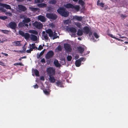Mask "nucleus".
Here are the masks:
<instances>
[{
	"mask_svg": "<svg viewBox=\"0 0 128 128\" xmlns=\"http://www.w3.org/2000/svg\"><path fill=\"white\" fill-rule=\"evenodd\" d=\"M100 1L98 0V1L97 2V4L98 6H99V4H100Z\"/></svg>",
	"mask_w": 128,
	"mask_h": 128,
	"instance_id": "nucleus-63",
	"label": "nucleus"
},
{
	"mask_svg": "<svg viewBox=\"0 0 128 128\" xmlns=\"http://www.w3.org/2000/svg\"><path fill=\"white\" fill-rule=\"evenodd\" d=\"M108 36H110V37L111 38H113L116 40H117L119 41H122V40H121L120 39H119V38H116L115 37H114L113 36V35H112V34H108Z\"/></svg>",
	"mask_w": 128,
	"mask_h": 128,
	"instance_id": "nucleus-25",
	"label": "nucleus"
},
{
	"mask_svg": "<svg viewBox=\"0 0 128 128\" xmlns=\"http://www.w3.org/2000/svg\"><path fill=\"white\" fill-rule=\"evenodd\" d=\"M84 58L82 57L80 58L79 59H78V60H79L80 61V62H81L84 60Z\"/></svg>",
	"mask_w": 128,
	"mask_h": 128,
	"instance_id": "nucleus-58",
	"label": "nucleus"
},
{
	"mask_svg": "<svg viewBox=\"0 0 128 128\" xmlns=\"http://www.w3.org/2000/svg\"><path fill=\"white\" fill-rule=\"evenodd\" d=\"M89 35V36H90L91 35H92V32L90 30V32H89V33H88Z\"/></svg>",
	"mask_w": 128,
	"mask_h": 128,
	"instance_id": "nucleus-60",
	"label": "nucleus"
},
{
	"mask_svg": "<svg viewBox=\"0 0 128 128\" xmlns=\"http://www.w3.org/2000/svg\"><path fill=\"white\" fill-rule=\"evenodd\" d=\"M35 44H34V43H33V44H32V48L34 49L36 48H38L37 47H36V46H35Z\"/></svg>",
	"mask_w": 128,
	"mask_h": 128,
	"instance_id": "nucleus-49",
	"label": "nucleus"
},
{
	"mask_svg": "<svg viewBox=\"0 0 128 128\" xmlns=\"http://www.w3.org/2000/svg\"><path fill=\"white\" fill-rule=\"evenodd\" d=\"M44 0H35V2L36 3H40L42 2Z\"/></svg>",
	"mask_w": 128,
	"mask_h": 128,
	"instance_id": "nucleus-35",
	"label": "nucleus"
},
{
	"mask_svg": "<svg viewBox=\"0 0 128 128\" xmlns=\"http://www.w3.org/2000/svg\"><path fill=\"white\" fill-rule=\"evenodd\" d=\"M9 26L10 28L13 30H15L16 28L17 25L15 22H11L9 23Z\"/></svg>",
	"mask_w": 128,
	"mask_h": 128,
	"instance_id": "nucleus-9",
	"label": "nucleus"
},
{
	"mask_svg": "<svg viewBox=\"0 0 128 128\" xmlns=\"http://www.w3.org/2000/svg\"><path fill=\"white\" fill-rule=\"evenodd\" d=\"M64 47L67 52H70L72 48L70 44H64Z\"/></svg>",
	"mask_w": 128,
	"mask_h": 128,
	"instance_id": "nucleus-8",
	"label": "nucleus"
},
{
	"mask_svg": "<svg viewBox=\"0 0 128 128\" xmlns=\"http://www.w3.org/2000/svg\"><path fill=\"white\" fill-rule=\"evenodd\" d=\"M56 84L57 86H60L61 85L62 82L60 81H58L56 82Z\"/></svg>",
	"mask_w": 128,
	"mask_h": 128,
	"instance_id": "nucleus-42",
	"label": "nucleus"
},
{
	"mask_svg": "<svg viewBox=\"0 0 128 128\" xmlns=\"http://www.w3.org/2000/svg\"><path fill=\"white\" fill-rule=\"evenodd\" d=\"M44 39L46 40H48V36L47 34H45V35H43Z\"/></svg>",
	"mask_w": 128,
	"mask_h": 128,
	"instance_id": "nucleus-44",
	"label": "nucleus"
},
{
	"mask_svg": "<svg viewBox=\"0 0 128 128\" xmlns=\"http://www.w3.org/2000/svg\"><path fill=\"white\" fill-rule=\"evenodd\" d=\"M57 49L58 50L60 51H61L62 50V48L61 46L60 45L58 46L57 47Z\"/></svg>",
	"mask_w": 128,
	"mask_h": 128,
	"instance_id": "nucleus-47",
	"label": "nucleus"
},
{
	"mask_svg": "<svg viewBox=\"0 0 128 128\" xmlns=\"http://www.w3.org/2000/svg\"><path fill=\"white\" fill-rule=\"evenodd\" d=\"M26 16H25L24 15H22L20 16V18L24 19V18H26Z\"/></svg>",
	"mask_w": 128,
	"mask_h": 128,
	"instance_id": "nucleus-50",
	"label": "nucleus"
},
{
	"mask_svg": "<svg viewBox=\"0 0 128 128\" xmlns=\"http://www.w3.org/2000/svg\"><path fill=\"white\" fill-rule=\"evenodd\" d=\"M30 21V19L29 18H27L26 16L22 21V22L25 24L28 23Z\"/></svg>",
	"mask_w": 128,
	"mask_h": 128,
	"instance_id": "nucleus-16",
	"label": "nucleus"
},
{
	"mask_svg": "<svg viewBox=\"0 0 128 128\" xmlns=\"http://www.w3.org/2000/svg\"><path fill=\"white\" fill-rule=\"evenodd\" d=\"M23 37H24L26 40H27L29 39L30 37V35L28 33H25L24 34V36Z\"/></svg>",
	"mask_w": 128,
	"mask_h": 128,
	"instance_id": "nucleus-27",
	"label": "nucleus"
},
{
	"mask_svg": "<svg viewBox=\"0 0 128 128\" xmlns=\"http://www.w3.org/2000/svg\"><path fill=\"white\" fill-rule=\"evenodd\" d=\"M65 6L67 8H74L76 11H78L80 9V7L78 6H74L70 3H68L65 5Z\"/></svg>",
	"mask_w": 128,
	"mask_h": 128,
	"instance_id": "nucleus-3",
	"label": "nucleus"
},
{
	"mask_svg": "<svg viewBox=\"0 0 128 128\" xmlns=\"http://www.w3.org/2000/svg\"><path fill=\"white\" fill-rule=\"evenodd\" d=\"M121 17L122 18H126L127 17V16L126 15H124L122 14L121 15Z\"/></svg>",
	"mask_w": 128,
	"mask_h": 128,
	"instance_id": "nucleus-46",
	"label": "nucleus"
},
{
	"mask_svg": "<svg viewBox=\"0 0 128 128\" xmlns=\"http://www.w3.org/2000/svg\"><path fill=\"white\" fill-rule=\"evenodd\" d=\"M29 8L30 10L34 12H35L36 11L39 12L40 10V9L37 8L30 7Z\"/></svg>",
	"mask_w": 128,
	"mask_h": 128,
	"instance_id": "nucleus-17",
	"label": "nucleus"
},
{
	"mask_svg": "<svg viewBox=\"0 0 128 128\" xmlns=\"http://www.w3.org/2000/svg\"><path fill=\"white\" fill-rule=\"evenodd\" d=\"M7 41V39L4 38H3L2 39V43L3 42H6Z\"/></svg>",
	"mask_w": 128,
	"mask_h": 128,
	"instance_id": "nucleus-48",
	"label": "nucleus"
},
{
	"mask_svg": "<svg viewBox=\"0 0 128 128\" xmlns=\"http://www.w3.org/2000/svg\"><path fill=\"white\" fill-rule=\"evenodd\" d=\"M24 24L23 22H20L18 24V26L19 28H21L23 27L24 26Z\"/></svg>",
	"mask_w": 128,
	"mask_h": 128,
	"instance_id": "nucleus-31",
	"label": "nucleus"
},
{
	"mask_svg": "<svg viewBox=\"0 0 128 128\" xmlns=\"http://www.w3.org/2000/svg\"><path fill=\"white\" fill-rule=\"evenodd\" d=\"M83 32L82 30L79 29L77 32V34L78 36H82L83 35Z\"/></svg>",
	"mask_w": 128,
	"mask_h": 128,
	"instance_id": "nucleus-24",
	"label": "nucleus"
},
{
	"mask_svg": "<svg viewBox=\"0 0 128 128\" xmlns=\"http://www.w3.org/2000/svg\"><path fill=\"white\" fill-rule=\"evenodd\" d=\"M0 30L3 33L5 34H8L9 32V31L6 30Z\"/></svg>",
	"mask_w": 128,
	"mask_h": 128,
	"instance_id": "nucleus-34",
	"label": "nucleus"
},
{
	"mask_svg": "<svg viewBox=\"0 0 128 128\" xmlns=\"http://www.w3.org/2000/svg\"><path fill=\"white\" fill-rule=\"evenodd\" d=\"M90 30L89 27L87 26H85L83 28V32L86 34L89 33Z\"/></svg>",
	"mask_w": 128,
	"mask_h": 128,
	"instance_id": "nucleus-10",
	"label": "nucleus"
},
{
	"mask_svg": "<svg viewBox=\"0 0 128 128\" xmlns=\"http://www.w3.org/2000/svg\"><path fill=\"white\" fill-rule=\"evenodd\" d=\"M0 6L5 8L7 9H11V8L10 5L6 4L0 3Z\"/></svg>",
	"mask_w": 128,
	"mask_h": 128,
	"instance_id": "nucleus-12",
	"label": "nucleus"
},
{
	"mask_svg": "<svg viewBox=\"0 0 128 128\" xmlns=\"http://www.w3.org/2000/svg\"><path fill=\"white\" fill-rule=\"evenodd\" d=\"M79 60H78L76 61L75 64L76 67H79L81 64V62Z\"/></svg>",
	"mask_w": 128,
	"mask_h": 128,
	"instance_id": "nucleus-23",
	"label": "nucleus"
},
{
	"mask_svg": "<svg viewBox=\"0 0 128 128\" xmlns=\"http://www.w3.org/2000/svg\"><path fill=\"white\" fill-rule=\"evenodd\" d=\"M46 16L48 18L53 20H56L58 17L57 15L55 14L51 13H47Z\"/></svg>",
	"mask_w": 128,
	"mask_h": 128,
	"instance_id": "nucleus-5",
	"label": "nucleus"
},
{
	"mask_svg": "<svg viewBox=\"0 0 128 128\" xmlns=\"http://www.w3.org/2000/svg\"><path fill=\"white\" fill-rule=\"evenodd\" d=\"M43 48V47L41 45H40L38 48V50H40Z\"/></svg>",
	"mask_w": 128,
	"mask_h": 128,
	"instance_id": "nucleus-45",
	"label": "nucleus"
},
{
	"mask_svg": "<svg viewBox=\"0 0 128 128\" xmlns=\"http://www.w3.org/2000/svg\"><path fill=\"white\" fill-rule=\"evenodd\" d=\"M104 4L103 3L101 2L100 3L99 6H101L102 7H104Z\"/></svg>",
	"mask_w": 128,
	"mask_h": 128,
	"instance_id": "nucleus-52",
	"label": "nucleus"
},
{
	"mask_svg": "<svg viewBox=\"0 0 128 128\" xmlns=\"http://www.w3.org/2000/svg\"><path fill=\"white\" fill-rule=\"evenodd\" d=\"M38 19L42 22H44L46 21V18L44 16L40 15L38 16Z\"/></svg>",
	"mask_w": 128,
	"mask_h": 128,
	"instance_id": "nucleus-13",
	"label": "nucleus"
},
{
	"mask_svg": "<svg viewBox=\"0 0 128 128\" xmlns=\"http://www.w3.org/2000/svg\"><path fill=\"white\" fill-rule=\"evenodd\" d=\"M54 52L52 50L48 51L45 56V58L47 59H49L50 58H52L54 56Z\"/></svg>",
	"mask_w": 128,
	"mask_h": 128,
	"instance_id": "nucleus-7",
	"label": "nucleus"
},
{
	"mask_svg": "<svg viewBox=\"0 0 128 128\" xmlns=\"http://www.w3.org/2000/svg\"><path fill=\"white\" fill-rule=\"evenodd\" d=\"M34 72L35 75L38 76H39V72L38 70L36 69L34 70Z\"/></svg>",
	"mask_w": 128,
	"mask_h": 128,
	"instance_id": "nucleus-29",
	"label": "nucleus"
},
{
	"mask_svg": "<svg viewBox=\"0 0 128 128\" xmlns=\"http://www.w3.org/2000/svg\"><path fill=\"white\" fill-rule=\"evenodd\" d=\"M18 7L20 10L23 12L25 11L26 10V7L24 6L21 5H18Z\"/></svg>",
	"mask_w": 128,
	"mask_h": 128,
	"instance_id": "nucleus-14",
	"label": "nucleus"
},
{
	"mask_svg": "<svg viewBox=\"0 0 128 128\" xmlns=\"http://www.w3.org/2000/svg\"><path fill=\"white\" fill-rule=\"evenodd\" d=\"M32 25L36 28L40 29L42 28L43 25L40 22L35 21L32 23Z\"/></svg>",
	"mask_w": 128,
	"mask_h": 128,
	"instance_id": "nucleus-6",
	"label": "nucleus"
},
{
	"mask_svg": "<svg viewBox=\"0 0 128 128\" xmlns=\"http://www.w3.org/2000/svg\"><path fill=\"white\" fill-rule=\"evenodd\" d=\"M72 58V57L70 56H68L67 57V59L68 61H70Z\"/></svg>",
	"mask_w": 128,
	"mask_h": 128,
	"instance_id": "nucleus-39",
	"label": "nucleus"
},
{
	"mask_svg": "<svg viewBox=\"0 0 128 128\" xmlns=\"http://www.w3.org/2000/svg\"><path fill=\"white\" fill-rule=\"evenodd\" d=\"M0 19L2 20H5L8 19V17L7 16H0Z\"/></svg>",
	"mask_w": 128,
	"mask_h": 128,
	"instance_id": "nucleus-36",
	"label": "nucleus"
},
{
	"mask_svg": "<svg viewBox=\"0 0 128 128\" xmlns=\"http://www.w3.org/2000/svg\"><path fill=\"white\" fill-rule=\"evenodd\" d=\"M54 75H51L48 76L49 78V81L51 83H54L56 80L54 77L53 76Z\"/></svg>",
	"mask_w": 128,
	"mask_h": 128,
	"instance_id": "nucleus-11",
	"label": "nucleus"
},
{
	"mask_svg": "<svg viewBox=\"0 0 128 128\" xmlns=\"http://www.w3.org/2000/svg\"><path fill=\"white\" fill-rule=\"evenodd\" d=\"M77 48L79 52L81 54H82L84 50V48L82 47L81 46L77 47Z\"/></svg>",
	"mask_w": 128,
	"mask_h": 128,
	"instance_id": "nucleus-18",
	"label": "nucleus"
},
{
	"mask_svg": "<svg viewBox=\"0 0 128 128\" xmlns=\"http://www.w3.org/2000/svg\"><path fill=\"white\" fill-rule=\"evenodd\" d=\"M0 10H1L3 12L5 11V10L3 8L1 7H0Z\"/></svg>",
	"mask_w": 128,
	"mask_h": 128,
	"instance_id": "nucleus-56",
	"label": "nucleus"
},
{
	"mask_svg": "<svg viewBox=\"0 0 128 128\" xmlns=\"http://www.w3.org/2000/svg\"><path fill=\"white\" fill-rule=\"evenodd\" d=\"M54 64L56 66V67L60 66V64L58 63V61L57 60H56L54 62Z\"/></svg>",
	"mask_w": 128,
	"mask_h": 128,
	"instance_id": "nucleus-26",
	"label": "nucleus"
},
{
	"mask_svg": "<svg viewBox=\"0 0 128 128\" xmlns=\"http://www.w3.org/2000/svg\"><path fill=\"white\" fill-rule=\"evenodd\" d=\"M45 50V49H44L43 50H42L40 54L41 56H42L44 54V51Z\"/></svg>",
	"mask_w": 128,
	"mask_h": 128,
	"instance_id": "nucleus-51",
	"label": "nucleus"
},
{
	"mask_svg": "<svg viewBox=\"0 0 128 128\" xmlns=\"http://www.w3.org/2000/svg\"><path fill=\"white\" fill-rule=\"evenodd\" d=\"M74 18L77 20L81 21L82 19V16H75L74 17Z\"/></svg>",
	"mask_w": 128,
	"mask_h": 128,
	"instance_id": "nucleus-22",
	"label": "nucleus"
},
{
	"mask_svg": "<svg viewBox=\"0 0 128 128\" xmlns=\"http://www.w3.org/2000/svg\"><path fill=\"white\" fill-rule=\"evenodd\" d=\"M38 7L40 8H44L46 7L47 6L46 4L45 3H40L37 4Z\"/></svg>",
	"mask_w": 128,
	"mask_h": 128,
	"instance_id": "nucleus-19",
	"label": "nucleus"
},
{
	"mask_svg": "<svg viewBox=\"0 0 128 128\" xmlns=\"http://www.w3.org/2000/svg\"><path fill=\"white\" fill-rule=\"evenodd\" d=\"M52 8L50 7H48V10L49 11L51 10Z\"/></svg>",
	"mask_w": 128,
	"mask_h": 128,
	"instance_id": "nucleus-62",
	"label": "nucleus"
},
{
	"mask_svg": "<svg viewBox=\"0 0 128 128\" xmlns=\"http://www.w3.org/2000/svg\"><path fill=\"white\" fill-rule=\"evenodd\" d=\"M30 33L34 34L37 35L38 34L37 31L34 30H32L31 31Z\"/></svg>",
	"mask_w": 128,
	"mask_h": 128,
	"instance_id": "nucleus-33",
	"label": "nucleus"
},
{
	"mask_svg": "<svg viewBox=\"0 0 128 128\" xmlns=\"http://www.w3.org/2000/svg\"><path fill=\"white\" fill-rule=\"evenodd\" d=\"M57 12L62 16L64 17H68L69 14V12L63 7H60L57 10Z\"/></svg>",
	"mask_w": 128,
	"mask_h": 128,
	"instance_id": "nucleus-1",
	"label": "nucleus"
},
{
	"mask_svg": "<svg viewBox=\"0 0 128 128\" xmlns=\"http://www.w3.org/2000/svg\"><path fill=\"white\" fill-rule=\"evenodd\" d=\"M75 24L77 27L79 28H80L81 26V23L80 22H76L75 23Z\"/></svg>",
	"mask_w": 128,
	"mask_h": 128,
	"instance_id": "nucleus-38",
	"label": "nucleus"
},
{
	"mask_svg": "<svg viewBox=\"0 0 128 128\" xmlns=\"http://www.w3.org/2000/svg\"><path fill=\"white\" fill-rule=\"evenodd\" d=\"M40 79L42 81H44L45 80L44 77L43 76H42L40 77Z\"/></svg>",
	"mask_w": 128,
	"mask_h": 128,
	"instance_id": "nucleus-54",
	"label": "nucleus"
},
{
	"mask_svg": "<svg viewBox=\"0 0 128 128\" xmlns=\"http://www.w3.org/2000/svg\"><path fill=\"white\" fill-rule=\"evenodd\" d=\"M43 91L44 93L46 95H49L50 94V92L47 91L46 89H44Z\"/></svg>",
	"mask_w": 128,
	"mask_h": 128,
	"instance_id": "nucleus-32",
	"label": "nucleus"
},
{
	"mask_svg": "<svg viewBox=\"0 0 128 128\" xmlns=\"http://www.w3.org/2000/svg\"><path fill=\"white\" fill-rule=\"evenodd\" d=\"M46 72L48 75H55L56 73L55 69L52 67L48 68L46 69Z\"/></svg>",
	"mask_w": 128,
	"mask_h": 128,
	"instance_id": "nucleus-4",
	"label": "nucleus"
},
{
	"mask_svg": "<svg viewBox=\"0 0 128 128\" xmlns=\"http://www.w3.org/2000/svg\"><path fill=\"white\" fill-rule=\"evenodd\" d=\"M5 14L6 15H8L10 16H12V14L10 12H7Z\"/></svg>",
	"mask_w": 128,
	"mask_h": 128,
	"instance_id": "nucleus-43",
	"label": "nucleus"
},
{
	"mask_svg": "<svg viewBox=\"0 0 128 128\" xmlns=\"http://www.w3.org/2000/svg\"><path fill=\"white\" fill-rule=\"evenodd\" d=\"M24 46H25V45L22 48H23V50H23L24 51V52H25L26 51V48H25L24 47Z\"/></svg>",
	"mask_w": 128,
	"mask_h": 128,
	"instance_id": "nucleus-61",
	"label": "nucleus"
},
{
	"mask_svg": "<svg viewBox=\"0 0 128 128\" xmlns=\"http://www.w3.org/2000/svg\"><path fill=\"white\" fill-rule=\"evenodd\" d=\"M94 36L96 38H98L99 36H98V34L96 32H94Z\"/></svg>",
	"mask_w": 128,
	"mask_h": 128,
	"instance_id": "nucleus-41",
	"label": "nucleus"
},
{
	"mask_svg": "<svg viewBox=\"0 0 128 128\" xmlns=\"http://www.w3.org/2000/svg\"><path fill=\"white\" fill-rule=\"evenodd\" d=\"M46 33L49 34V36L50 38L53 37V39L54 40L57 38H59V36H57V34L55 31L54 33L52 31L50 28H48L46 30Z\"/></svg>",
	"mask_w": 128,
	"mask_h": 128,
	"instance_id": "nucleus-2",
	"label": "nucleus"
},
{
	"mask_svg": "<svg viewBox=\"0 0 128 128\" xmlns=\"http://www.w3.org/2000/svg\"><path fill=\"white\" fill-rule=\"evenodd\" d=\"M30 39L32 40L33 41H35L37 40V38L36 36L33 34H31Z\"/></svg>",
	"mask_w": 128,
	"mask_h": 128,
	"instance_id": "nucleus-20",
	"label": "nucleus"
},
{
	"mask_svg": "<svg viewBox=\"0 0 128 128\" xmlns=\"http://www.w3.org/2000/svg\"><path fill=\"white\" fill-rule=\"evenodd\" d=\"M56 2H57L56 0H50L48 2V3L51 4H55Z\"/></svg>",
	"mask_w": 128,
	"mask_h": 128,
	"instance_id": "nucleus-28",
	"label": "nucleus"
},
{
	"mask_svg": "<svg viewBox=\"0 0 128 128\" xmlns=\"http://www.w3.org/2000/svg\"><path fill=\"white\" fill-rule=\"evenodd\" d=\"M0 65L4 66V63L3 62L0 61Z\"/></svg>",
	"mask_w": 128,
	"mask_h": 128,
	"instance_id": "nucleus-59",
	"label": "nucleus"
},
{
	"mask_svg": "<svg viewBox=\"0 0 128 128\" xmlns=\"http://www.w3.org/2000/svg\"><path fill=\"white\" fill-rule=\"evenodd\" d=\"M33 87L34 88H38V86L37 84H36L35 85L33 86Z\"/></svg>",
	"mask_w": 128,
	"mask_h": 128,
	"instance_id": "nucleus-55",
	"label": "nucleus"
},
{
	"mask_svg": "<svg viewBox=\"0 0 128 128\" xmlns=\"http://www.w3.org/2000/svg\"><path fill=\"white\" fill-rule=\"evenodd\" d=\"M41 56L40 54H39L38 53L37 54V58H39Z\"/></svg>",
	"mask_w": 128,
	"mask_h": 128,
	"instance_id": "nucleus-57",
	"label": "nucleus"
},
{
	"mask_svg": "<svg viewBox=\"0 0 128 128\" xmlns=\"http://www.w3.org/2000/svg\"><path fill=\"white\" fill-rule=\"evenodd\" d=\"M19 34L23 37L24 36L25 33L22 31L20 30H19L18 32Z\"/></svg>",
	"mask_w": 128,
	"mask_h": 128,
	"instance_id": "nucleus-30",
	"label": "nucleus"
},
{
	"mask_svg": "<svg viewBox=\"0 0 128 128\" xmlns=\"http://www.w3.org/2000/svg\"><path fill=\"white\" fill-rule=\"evenodd\" d=\"M78 2L80 4L82 5H84V2L82 0H79Z\"/></svg>",
	"mask_w": 128,
	"mask_h": 128,
	"instance_id": "nucleus-40",
	"label": "nucleus"
},
{
	"mask_svg": "<svg viewBox=\"0 0 128 128\" xmlns=\"http://www.w3.org/2000/svg\"><path fill=\"white\" fill-rule=\"evenodd\" d=\"M14 65L15 66H16L17 65L23 66L24 65L22 64V63L21 62H18L15 63L14 64Z\"/></svg>",
	"mask_w": 128,
	"mask_h": 128,
	"instance_id": "nucleus-37",
	"label": "nucleus"
},
{
	"mask_svg": "<svg viewBox=\"0 0 128 128\" xmlns=\"http://www.w3.org/2000/svg\"><path fill=\"white\" fill-rule=\"evenodd\" d=\"M20 42L19 41H15L12 43L14 46H20Z\"/></svg>",
	"mask_w": 128,
	"mask_h": 128,
	"instance_id": "nucleus-15",
	"label": "nucleus"
},
{
	"mask_svg": "<svg viewBox=\"0 0 128 128\" xmlns=\"http://www.w3.org/2000/svg\"><path fill=\"white\" fill-rule=\"evenodd\" d=\"M41 62L42 63H46V61L45 59L44 58H43L41 60Z\"/></svg>",
	"mask_w": 128,
	"mask_h": 128,
	"instance_id": "nucleus-53",
	"label": "nucleus"
},
{
	"mask_svg": "<svg viewBox=\"0 0 128 128\" xmlns=\"http://www.w3.org/2000/svg\"><path fill=\"white\" fill-rule=\"evenodd\" d=\"M26 52L27 53H31V52L30 51V50H26Z\"/></svg>",
	"mask_w": 128,
	"mask_h": 128,
	"instance_id": "nucleus-64",
	"label": "nucleus"
},
{
	"mask_svg": "<svg viewBox=\"0 0 128 128\" xmlns=\"http://www.w3.org/2000/svg\"><path fill=\"white\" fill-rule=\"evenodd\" d=\"M69 31L72 33H75L77 31L76 29L74 28H69Z\"/></svg>",
	"mask_w": 128,
	"mask_h": 128,
	"instance_id": "nucleus-21",
	"label": "nucleus"
}]
</instances>
